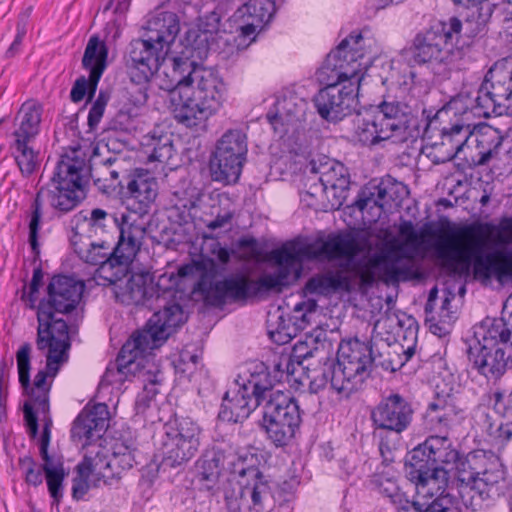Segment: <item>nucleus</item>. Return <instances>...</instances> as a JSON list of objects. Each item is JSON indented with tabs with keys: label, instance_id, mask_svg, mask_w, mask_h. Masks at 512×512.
Segmentation results:
<instances>
[{
	"label": "nucleus",
	"instance_id": "54",
	"mask_svg": "<svg viewBox=\"0 0 512 512\" xmlns=\"http://www.w3.org/2000/svg\"><path fill=\"white\" fill-rule=\"evenodd\" d=\"M317 302L313 299L303 300L295 304L293 308V318L300 328H304L311 322V317L317 310Z\"/></svg>",
	"mask_w": 512,
	"mask_h": 512
},
{
	"label": "nucleus",
	"instance_id": "45",
	"mask_svg": "<svg viewBox=\"0 0 512 512\" xmlns=\"http://www.w3.org/2000/svg\"><path fill=\"white\" fill-rule=\"evenodd\" d=\"M451 470H454L455 477L460 483V495L462 500L465 505L468 506V488H466V486H472V484H474V480H476L479 472L472 467L469 459L460 456L457 462L451 466Z\"/></svg>",
	"mask_w": 512,
	"mask_h": 512
},
{
	"label": "nucleus",
	"instance_id": "12",
	"mask_svg": "<svg viewBox=\"0 0 512 512\" xmlns=\"http://www.w3.org/2000/svg\"><path fill=\"white\" fill-rule=\"evenodd\" d=\"M475 115L489 117L512 111V59L498 60L486 73L474 99Z\"/></svg>",
	"mask_w": 512,
	"mask_h": 512
},
{
	"label": "nucleus",
	"instance_id": "62",
	"mask_svg": "<svg viewBox=\"0 0 512 512\" xmlns=\"http://www.w3.org/2000/svg\"><path fill=\"white\" fill-rule=\"evenodd\" d=\"M289 358L286 357L285 353H281L276 359L273 360V369L271 371L273 378L279 383L286 380L285 369H289Z\"/></svg>",
	"mask_w": 512,
	"mask_h": 512
},
{
	"label": "nucleus",
	"instance_id": "36",
	"mask_svg": "<svg viewBox=\"0 0 512 512\" xmlns=\"http://www.w3.org/2000/svg\"><path fill=\"white\" fill-rule=\"evenodd\" d=\"M41 114L40 104L34 101L23 103L18 113L21 117L19 128L13 133L15 139L31 141L39 133Z\"/></svg>",
	"mask_w": 512,
	"mask_h": 512
},
{
	"label": "nucleus",
	"instance_id": "39",
	"mask_svg": "<svg viewBox=\"0 0 512 512\" xmlns=\"http://www.w3.org/2000/svg\"><path fill=\"white\" fill-rule=\"evenodd\" d=\"M198 200L199 192L191 184L175 190L171 198V216H176L179 223H186L190 218L191 209L196 207Z\"/></svg>",
	"mask_w": 512,
	"mask_h": 512
},
{
	"label": "nucleus",
	"instance_id": "33",
	"mask_svg": "<svg viewBox=\"0 0 512 512\" xmlns=\"http://www.w3.org/2000/svg\"><path fill=\"white\" fill-rule=\"evenodd\" d=\"M306 288L311 293L329 295L337 291L350 292L352 283L346 273L337 270L313 276L308 280Z\"/></svg>",
	"mask_w": 512,
	"mask_h": 512
},
{
	"label": "nucleus",
	"instance_id": "46",
	"mask_svg": "<svg viewBox=\"0 0 512 512\" xmlns=\"http://www.w3.org/2000/svg\"><path fill=\"white\" fill-rule=\"evenodd\" d=\"M27 140L15 139V160L23 176H30L38 166L37 154L28 146Z\"/></svg>",
	"mask_w": 512,
	"mask_h": 512
},
{
	"label": "nucleus",
	"instance_id": "15",
	"mask_svg": "<svg viewBox=\"0 0 512 512\" xmlns=\"http://www.w3.org/2000/svg\"><path fill=\"white\" fill-rule=\"evenodd\" d=\"M262 408L263 426L269 439L278 447L287 445L301 423L296 400L279 391L273 393Z\"/></svg>",
	"mask_w": 512,
	"mask_h": 512
},
{
	"label": "nucleus",
	"instance_id": "58",
	"mask_svg": "<svg viewBox=\"0 0 512 512\" xmlns=\"http://www.w3.org/2000/svg\"><path fill=\"white\" fill-rule=\"evenodd\" d=\"M20 466L25 471L26 482L34 486L42 483V473L35 469V462L32 458L26 457L20 460Z\"/></svg>",
	"mask_w": 512,
	"mask_h": 512
},
{
	"label": "nucleus",
	"instance_id": "1",
	"mask_svg": "<svg viewBox=\"0 0 512 512\" xmlns=\"http://www.w3.org/2000/svg\"><path fill=\"white\" fill-rule=\"evenodd\" d=\"M168 53L147 36L130 43L126 66L132 82H149L166 61L172 66L180 104L174 110L178 123L188 128L204 127L225 101L226 86L212 69L196 66L189 57H167Z\"/></svg>",
	"mask_w": 512,
	"mask_h": 512
},
{
	"label": "nucleus",
	"instance_id": "27",
	"mask_svg": "<svg viewBox=\"0 0 512 512\" xmlns=\"http://www.w3.org/2000/svg\"><path fill=\"white\" fill-rule=\"evenodd\" d=\"M261 406L250 392H244V386L240 385L236 392L227 391L223 397L219 418L227 422H241L246 419L253 410Z\"/></svg>",
	"mask_w": 512,
	"mask_h": 512
},
{
	"label": "nucleus",
	"instance_id": "51",
	"mask_svg": "<svg viewBox=\"0 0 512 512\" xmlns=\"http://www.w3.org/2000/svg\"><path fill=\"white\" fill-rule=\"evenodd\" d=\"M338 161L327 156H318L310 160L305 168V173H310V180L321 182L322 179L330 173Z\"/></svg>",
	"mask_w": 512,
	"mask_h": 512
},
{
	"label": "nucleus",
	"instance_id": "25",
	"mask_svg": "<svg viewBox=\"0 0 512 512\" xmlns=\"http://www.w3.org/2000/svg\"><path fill=\"white\" fill-rule=\"evenodd\" d=\"M471 134L470 125L462 123L451 124L450 127H443L441 130V142L434 145V149L441 156H436L434 163H444L455 157L461 158L468 151L469 137Z\"/></svg>",
	"mask_w": 512,
	"mask_h": 512
},
{
	"label": "nucleus",
	"instance_id": "34",
	"mask_svg": "<svg viewBox=\"0 0 512 512\" xmlns=\"http://www.w3.org/2000/svg\"><path fill=\"white\" fill-rule=\"evenodd\" d=\"M425 420L430 430L447 432L456 420L454 406L445 398L437 397L428 404Z\"/></svg>",
	"mask_w": 512,
	"mask_h": 512
},
{
	"label": "nucleus",
	"instance_id": "19",
	"mask_svg": "<svg viewBox=\"0 0 512 512\" xmlns=\"http://www.w3.org/2000/svg\"><path fill=\"white\" fill-rule=\"evenodd\" d=\"M107 47L99 40L97 36H92L85 48L82 64L89 71V78H78L71 90L70 97L75 103L80 102L85 97L89 89V97L96 91L97 84L106 68Z\"/></svg>",
	"mask_w": 512,
	"mask_h": 512
},
{
	"label": "nucleus",
	"instance_id": "61",
	"mask_svg": "<svg viewBox=\"0 0 512 512\" xmlns=\"http://www.w3.org/2000/svg\"><path fill=\"white\" fill-rule=\"evenodd\" d=\"M89 480H91L89 474L82 475L77 472L72 485V496L74 499L79 500L88 492L90 488Z\"/></svg>",
	"mask_w": 512,
	"mask_h": 512
},
{
	"label": "nucleus",
	"instance_id": "3",
	"mask_svg": "<svg viewBox=\"0 0 512 512\" xmlns=\"http://www.w3.org/2000/svg\"><path fill=\"white\" fill-rule=\"evenodd\" d=\"M174 295L175 290L171 288L161 290L149 273L132 274L124 285H116L115 296L124 305L163 307L150 317L144 329L134 332L122 346L115 366L126 379L131 375L143 383L159 382L144 353L160 347L186 321L182 307L166 301Z\"/></svg>",
	"mask_w": 512,
	"mask_h": 512
},
{
	"label": "nucleus",
	"instance_id": "16",
	"mask_svg": "<svg viewBox=\"0 0 512 512\" xmlns=\"http://www.w3.org/2000/svg\"><path fill=\"white\" fill-rule=\"evenodd\" d=\"M411 259L403 245L389 244L368 259L359 261L354 270L365 286L372 285L378 278L386 283L396 282L409 273Z\"/></svg>",
	"mask_w": 512,
	"mask_h": 512
},
{
	"label": "nucleus",
	"instance_id": "28",
	"mask_svg": "<svg viewBox=\"0 0 512 512\" xmlns=\"http://www.w3.org/2000/svg\"><path fill=\"white\" fill-rule=\"evenodd\" d=\"M180 31L178 16L174 12L162 11L153 15L146 26L145 36L162 46L167 53Z\"/></svg>",
	"mask_w": 512,
	"mask_h": 512
},
{
	"label": "nucleus",
	"instance_id": "10",
	"mask_svg": "<svg viewBox=\"0 0 512 512\" xmlns=\"http://www.w3.org/2000/svg\"><path fill=\"white\" fill-rule=\"evenodd\" d=\"M461 29V21L451 17L416 34L410 48L414 62L427 64L434 74L447 78L461 60V50L455 48Z\"/></svg>",
	"mask_w": 512,
	"mask_h": 512
},
{
	"label": "nucleus",
	"instance_id": "52",
	"mask_svg": "<svg viewBox=\"0 0 512 512\" xmlns=\"http://www.w3.org/2000/svg\"><path fill=\"white\" fill-rule=\"evenodd\" d=\"M482 326L499 339L512 343V312L507 317L487 320Z\"/></svg>",
	"mask_w": 512,
	"mask_h": 512
},
{
	"label": "nucleus",
	"instance_id": "48",
	"mask_svg": "<svg viewBox=\"0 0 512 512\" xmlns=\"http://www.w3.org/2000/svg\"><path fill=\"white\" fill-rule=\"evenodd\" d=\"M378 187V197L384 201L387 210L392 206H398L407 193L406 186L400 182L382 181L376 184Z\"/></svg>",
	"mask_w": 512,
	"mask_h": 512
},
{
	"label": "nucleus",
	"instance_id": "14",
	"mask_svg": "<svg viewBox=\"0 0 512 512\" xmlns=\"http://www.w3.org/2000/svg\"><path fill=\"white\" fill-rule=\"evenodd\" d=\"M478 339L468 350L469 360L488 380H499L512 368V343L499 339L481 326L476 332Z\"/></svg>",
	"mask_w": 512,
	"mask_h": 512
},
{
	"label": "nucleus",
	"instance_id": "42",
	"mask_svg": "<svg viewBox=\"0 0 512 512\" xmlns=\"http://www.w3.org/2000/svg\"><path fill=\"white\" fill-rule=\"evenodd\" d=\"M221 14L217 10L210 11L204 15L199 16L196 27L199 34L195 31L189 32V37L195 34V42L198 41L209 43L213 39V35L220 31Z\"/></svg>",
	"mask_w": 512,
	"mask_h": 512
},
{
	"label": "nucleus",
	"instance_id": "31",
	"mask_svg": "<svg viewBox=\"0 0 512 512\" xmlns=\"http://www.w3.org/2000/svg\"><path fill=\"white\" fill-rule=\"evenodd\" d=\"M271 371L264 363H258L250 371L249 377L243 382L244 392L248 390L254 399L262 406L272 396L273 393L279 392L275 390L276 384Z\"/></svg>",
	"mask_w": 512,
	"mask_h": 512
},
{
	"label": "nucleus",
	"instance_id": "43",
	"mask_svg": "<svg viewBox=\"0 0 512 512\" xmlns=\"http://www.w3.org/2000/svg\"><path fill=\"white\" fill-rule=\"evenodd\" d=\"M74 251L84 262L91 265H99L114 253V247L105 241L90 242L85 247L80 245Z\"/></svg>",
	"mask_w": 512,
	"mask_h": 512
},
{
	"label": "nucleus",
	"instance_id": "56",
	"mask_svg": "<svg viewBox=\"0 0 512 512\" xmlns=\"http://www.w3.org/2000/svg\"><path fill=\"white\" fill-rule=\"evenodd\" d=\"M94 184L104 193L114 191L117 187H123L122 181L119 180V172L116 169L108 170L102 178H95Z\"/></svg>",
	"mask_w": 512,
	"mask_h": 512
},
{
	"label": "nucleus",
	"instance_id": "60",
	"mask_svg": "<svg viewBox=\"0 0 512 512\" xmlns=\"http://www.w3.org/2000/svg\"><path fill=\"white\" fill-rule=\"evenodd\" d=\"M301 112L300 107L295 103L294 97H286L277 103V114L270 117V122L274 123L281 113H286L288 116H295Z\"/></svg>",
	"mask_w": 512,
	"mask_h": 512
},
{
	"label": "nucleus",
	"instance_id": "13",
	"mask_svg": "<svg viewBox=\"0 0 512 512\" xmlns=\"http://www.w3.org/2000/svg\"><path fill=\"white\" fill-rule=\"evenodd\" d=\"M247 135L241 129L227 130L216 142L209 167L214 181L236 183L247 160Z\"/></svg>",
	"mask_w": 512,
	"mask_h": 512
},
{
	"label": "nucleus",
	"instance_id": "32",
	"mask_svg": "<svg viewBox=\"0 0 512 512\" xmlns=\"http://www.w3.org/2000/svg\"><path fill=\"white\" fill-rule=\"evenodd\" d=\"M76 470L82 475L89 474L94 486H98L101 481L104 484H110L111 480L118 478V471H115V467L111 464V457L100 452L95 456L86 455L77 465Z\"/></svg>",
	"mask_w": 512,
	"mask_h": 512
},
{
	"label": "nucleus",
	"instance_id": "53",
	"mask_svg": "<svg viewBox=\"0 0 512 512\" xmlns=\"http://www.w3.org/2000/svg\"><path fill=\"white\" fill-rule=\"evenodd\" d=\"M88 222V212L87 211H79L78 213L74 214L67 225V229L70 231V243L75 250L80 245H82V230L85 225Z\"/></svg>",
	"mask_w": 512,
	"mask_h": 512
},
{
	"label": "nucleus",
	"instance_id": "2",
	"mask_svg": "<svg viewBox=\"0 0 512 512\" xmlns=\"http://www.w3.org/2000/svg\"><path fill=\"white\" fill-rule=\"evenodd\" d=\"M359 252L360 247L355 238L343 234L318 238L303 247H296L294 244L283 245L270 253L275 266L257 280H250L244 275L237 274L214 281L213 275L205 272L197 282L195 291L203 296L206 303L221 306L227 301L244 300L260 293L281 290L299 278L303 258L318 261H351Z\"/></svg>",
	"mask_w": 512,
	"mask_h": 512
},
{
	"label": "nucleus",
	"instance_id": "7",
	"mask_svg": "<svg viewBox=\"0 0 512 512\" xmlns=\"http://www.w3.org/2000/svg\"><path fill=\"white\" fill-rule=\"evenodd\" d=\"M58 327H60V333L57 338H51L50 340V338L46 337L47 343L45 347L42 348L36 344L39 351H46V367L45 369L37 372L31 387V344L24 343L16 353L19 382L27 391L30 398L29 402L24 404V418L32 437H35L38 433V421L36 414L42 413L43 415H46L48 413L49 392L52 381L57 375L60 366L68 360V351L71 344L66 341V336H64L63 330H61L64 326L60 324Z\"/></svg>",
	"mask_w": 512,
	"mask_h": 512
},
{
	"label": "nucleus",
	"instance_id": "18",
	"mask_svg": "<svg viewBox=\"0 0 512 512\" xmlns=\"http://www.w3.org/2000/svg\"><path fill=\"white\" fill-rule=\"evenodd\" d=\"M254 484H231L224 490L226 512H269L271 510V491L262 474L253 470Z\"/></svg>",
	"mask_w": 512,
	"mask_h": 512
},
{
	"label": "nucleus",
	"instance_id": "4",
	"mask_svg": "<svg viewBox=\"0 0 512 512\" xmlns=\"http://www.w3.org/2000/svg\"><path fill=\"white\" fill-rule=\"evenodd\" d=\"M484 227L488 225L456 228L447 222L442 229L424 234L436 238L431 244L434 256L450 275H467L472 267L474 277L481 282L488 283L493 278L499 283L512 281V250L484 253Z\"/></svg>",
	"mask_w": 512,
	"mask_h": 512
},
{
	"label": "nucleus",
	"instance_id": "23",
	"mask_svg": "<svg viewBox=\"0 0 512 512\" xmlns=\"http://www.w3.org/2000/svg\"><path fill=\"white\" fill-rule=\"evenodd\" d=\"M126 189L127 209H136L140 213H149L159 194L158 181L147 170L137 171L130 176Z\"/></svg>",
	"mask_w": 512,
	"mask_h": 512
},
{
	"label": "nucleus",
	"instance_id": "9",
	"mask_svg": "<svg viewBox=\"0 0 512 512\" xmlns=\"http://www.w3.org/2000/svg\"><path fill=\"white\" fill-rule=\"evenodd\" d=\"M459 452L453 448L447 435H432L414 448L406 457L405 475L414 484L418 497H447L444 494L448 485L449 469L459 459ZM455 509V507H453Z\"/></svg>",
	"mask_w": 512,
	"mask_h": 512
},
{
	"label": "nucleus",
	"instance_id": "8",
	"mask_svg": "<svg viewBox=\"0 0 512 512\" xmlns=\"http://www.w3.org/2000/svg\"><path fill=\"white\" fill-rule=\"evenodd\" d=\"M374 363L386 370L397 369L390 359L378 361L369 343L358 339L342 342L338 348L337 358L326 359L320 377L311 380L310 389L316 393L329 383L337 394L348 398L362 388Z\"/></svg>",
	"mask_w": 512,
	"mask_h": 512
},
{
	"label": "nucleus",
	"instance_id": "55",
	"mask_svg": "<svg viewBox=\"0 0 512 512\" xmlns=\"http://www.w3.org/2000/svg\"><path fill=\"white\" fill-rule=\"evenodd\" d=\"M108 100L109 95L103 91H100L88 114V125L91 129H94L99 124L104 114Z\"/></svg>",
	"mask_w": 512,
	"mask_h": 512
},
{
	"label": "nucleus",
	"instance_id": "29",
	"mask_svg": "<svg viewBox=\"0 0 512 512\" xmlns=\"http://www.w3.org/2000/svg\"><path fill=\"white\" fill-rule=\"evenodd\" d=\"M230 463L225 452L219 448L204 451L196 462V476L206 489L213 488L226 465Z\"/></svg>",
	"mask_w": 512,
	"mask_h": 512
},
{
	"label": "nucleus",
	"instance_id": "21",
	"mask_svg": "<svg viewBox=\"0 0 512 512\" xmlns=\"http://www.w3.org/2000/svg\"><path fill=\"white\" fill-rule=\"evenodd\" d=\"M149 213H140L136 209H127L120 217H114L120 235L118 249L124 251L126 258L135 257L139 252L149 225Z\"/></svg>",
	"mask_w": 512,
	"mask_h": 512
},
{
	"label": "nucleus",
	"instance_id": "17",
	"mask_svg": "<svg viewBox=\"0 0 512 512\" xmlns=\"http://www.w3.org/2000/svg\"><path fill=\"white\" fill-rule=\"evenodd\" d=\"M374 112L384 135L395 143L413 141L421 135L418 118L404 102L384 100Z\"/></svg>",
	"mask_w": 512,
	"mask_h": 512
},
{
	"label": "nucleus",
	"instance_id": "22",
	"mask_svg": "<svg viewBox=\"0 0 512 512\" xmlns=\"http://www.w3.org/2000/svg\"><path fill=\"white\" fill-rule=\"evenodd\" d=\"M468 151L462 157L469 167L485 165L495 157L503 142L502 132L491 126L484 125L472 131L469 137Z\"/></svg>",
	"mask_w": 512,
	"mask_h": 512
},
{
	"label": "nucleus",
	"instance_id": "40",
	"mask_svg": "<svg viewBox=\"0 0 512 512\" xmlns=\"http://www.w3.org/2000/svg\"><path fill=\"white\" fill-rule=\"evenodd\" d=\"M322 185L327 187L336 200L338 206L346 199L350 185L349 175L345 166L338 162L333 169L322 179Z\"/></svg>",
	"mask_w": 512,
	"mask_h": 512
},
{
	"label": "nucleus",
	"instance_id": "41",
	"mask_svg": "<svg viewBox=\"0 0 512 512\" xmlns=\"http://www.w3.org/2000/svg\"><path fill=\"white\" fill-rule=\"evenodd\" d=\"M200 428L189 418H181L166 423L163 427V435L189 442H200Z\"/></svg>",
	"mask_w": 512,
	"mask_h": 512
},
{
	"label": "nucleus",
	"instance_id": "47",
	"mask_svg": "<svg viewBox=\"0 0 512 512\" xmlns=\"http://www.w3.org/2000/svg\"><path fill=\"white\" fill-rule=\"evenodd\" d=\"M240 11L248 18L266 24L275 13V3L273 0H249Z\"/></svg>",
	"mask_w": 512,
	"mask_h": 512
},
{
	"label": "nucleus",
	"instance_id": "37",
	"mask_svg": "<svg viewBox=\"0 0 512 512\" xmlns=\"http://www.w3.org/2000/svg\"><path fill=\"white\" fill-rule=\"evenodd\" d=\"M124 251L118 249V245L114 246V253L111 254L103 263H100L96 270L97 277L108 282V284L118 285L122 277L126 274L128 265L135 257H125Z\"/></svg>",
	"mask_w": 512,
	"mask_h": 512
},
{
	"label": "nucleus",
	"instance_id": "50",
	"mask_svg": "<svg viewBox=\"0 0 512 512\" xmlns=\"http://www.w3.org/2000/svg\"><path fill=\"white\" fill-rule=\"evenodd\" d=\"M48 443H49V427H48V424H46L44 427L41 444H40V454L44 461L43 471L45 472V475L65 473L64 467H63V462L61 461V459L54 458L48 454V451H47Z\"/></svg>",
	"mask_w": 512,
	"mask_h": 512
},
{
	"label": "nucleus",
	"instance_id": "6",
	"mask_svg": "<svg viewBox=\"0 0 512 512\" xmlns=\"http://www.w3.org/2000/svg\"><path fill=\"white\" fill-rule=\"evenodd\" d=\"M86 175L84 159L65 154L59 159L50 184L38 190L29 223V243L36 256L40 253L38 231L43 204L47 202L57 216L74 210L85 198Z\"/></svg>",
	"mask_w": 512,
	"mask_h": 512
},
{
	"label": "nucleus",
	"instance_id": "63",
	"mask_svg": "<svg viewBox=\"0 0 512 512\" xmlns=\"http://www.w3.org/2000/svg\"><path fill=\"white\" fill-rule=\"evenodd\" d=\"M268 333L271 340L279 345L286 344L292 339L290 328L285 325L279 324L275 329L270 328Z\"/></svg>",
	"mask_w": 512,
	"mask_h": 512
},
{
	"label": "nucleus",
	"instance_id": "11",
	"mask_svg": "<svg viewBox=\"0 0 512 512\" xmlns=\"http://www.w3.org/2000/svg\"><path fill=\"white\" fill-rule=\"evenodd\" d=\"M47 291V298L39 302L37 311L36 344L40 348L45 347L46 337H58L60 324L64 326L61 330L66 341L70 342L68 324L65 320L56 318L55 314H67L76 308L84 291V283L73 277L57 275L51 279Z\"/></svg>",
	"mask_w": 512,
	"mask_h": 512
},
{
	"label": "nucleus",
	"instance_id": "38",
	"mask_svg": "<svg viewBox=\"0 0 512 512\" xmlns=\"http://www.w3.org/2000/svg\"><path fill=\"white\" fill-rule=\"evenodd\" d=\"M326 333L323 330L316 329L312 333L304 335L293 346L290 354L297 360V365H302L304 360L314 357L323 352L326 348Z\"/></svg>",
	"mask_w": 512,
	"mask_h": 512
},
{
	"label": "nucleus",
	"instance_id": "35",
	"mask_svg": "<svg viewBox=\"0 0 512 512\" xmlns=\"http://www.w3.org/2000/svg\"><path fill=\"white\" fill-rule=\"evenodd\" d=\"M354 138L362 145H374L380 141L389 140L379 126L378 118L374 111L364 114L358 113L354 120Z\"/></svg>",
	"mask_w": 512,
	"mask_h": 512
},
{
	"label": "nucleus",
	"instance_id": "26",
	"mask_svg": "<svg viewBox=\"0 0 512 512\" xmlns=\"http://www.w3.org/2000/svg\"><path fill=\"white\" fill-rule=\"evenodd\" d=\"M503 479V471L496 466L479 472L474 484L466 486L468 488V506L476 510L481 508L484 500L499 496L501 494L500 482Z\"/></svg>",
	"mask_w": 512,
	"mask_h": 512
},
{
	"label": "nucleus",
	"instance_id": "44",
	"mask_svg": "<svg viewBox=\"0 0 512 512\" xmlns=\"http://www.w3.org/2000/svg\"><path fill=\"white\" fill-rule=\"evenodd\" d=\"M378 187L376 184H369L361 189L358 197L354 203L360 211L364 210H376L373 217L379 218L383 211L387 210V207L378 197Z\"/></svg>",
	"mask_w": 512,
	"mask_h": 512
},
{
	"label": "nucleus",
	"instance_id": "59",
	"mask_svg": "<svg viewBox=\"0 0 512 512\" xmlns=\"http://www.w3.org/2000/svg\"><path fill=\"white\" fill-rule=\"evenodd\" d=\"M65 476L66 473L46 475L49 493L56 503H59L63 496L62 483Z\"/></svg>",
	"mask_w": 512,
	"mask_h": 512
},
{
	"label": "nucleus",
	"instance_id": "5",
	"mask_svg": "<svg viewBox=\"0 0 512 512\" xmlns=\"http://www.w3.org/2000/svg\"><path fill=\"white\" fill-rule=\"evenodd\" d=\"M366 40L361 32H352L330 52L321 68L332 83L320 89L313 102L319 115L327 121H339L356 110L359 84L363 77L361 63Z\"/></svg>",
	"mask_w": 512,
	"mask_h": 512
},
{
	"label": "nucleus",
	"instance_id": "64",
	"mask_svg": "<svg viewBox=\"0 0 512 512\" xmlns=\"http://www.w3.org/2000/svg\"><path fill=\"white\" fill-rule=\"evenodd\" d=\"M134 463V456L132 452H127L122 456L111 457V464L115 467V471H118V478L121 473L132 468Z\"/></svg>",
	"mask_w": 512,
	"mask_h": 512
},
{
	"label": "nucleus",
	"instance_id": "20",
	"mask_svg": "<svg viewBox=\"0 0 512 512\" xmlns=\"http://www.w3.org/2000/svg\"><path fill=\"white\" fill-rule=\"evenodd\" d=\"M413 417L411 405L399 394L384 398L371 412L373 424L378 429L401 433Z\"/></svg>",
	"mask_w": 512,
	"mask_h": 512
},
{
	"label": "nucleus",
	"instance_id": "24",
	"mask_svg": "<svg viewBox=\"0 0 512 512\" xmlns=\"http://www.w3.org/2000/svg\"><path fill=\"white\" fill-rule=\"evenodd\" d=\"M109 422L108 406L104 403L85 408L73 422L71 437L74 441H85L88 444L94 438L101 437Z\"/></svg>",
	"mask_w": 512,
	"mask_h": 512
},
{
	"label": "nucleus",
	"instance_id": "57",
	"mask_svg": "<svg viewBox=\"0 0 512 512\" xmlns=\"http://www.w3.org/2000/svg\"><path fill=\"white\" fill-rule=\"evenodd\" d=\"M173 155V144L169 137L159 139L151 152L149 159L151 161L166 162Z\"/></svg>",
	"mask_w": 512,
	"mask_h": 512
},
{
	"label": "nucleus",
	"instance_id": "30",
	"mask_svg": "<svg viewBox=\"0 0 512 512\" xmlns=\"http://www.w3.org/2000/svg\"><path fill=\"white\" fill-rule=\"evenodd\" d=\"M200 442H189L176 438L161 437L162 464L170 468L181 467L197 453Z\"/></svg>",
	"mask_w": 512,
	"mask_h": 512
},
{
	"label": "nucleus",
	"instance_id": "49",
	"mask_svg": "<svg viewBox=\"0 0 512 512\" xmlns=\"http://www.w3.org/2000/svg\"><path fill=\"white\" fill-rule=\"evenodd\" d=\"M379 493L389 498L391 502L397 505V512H402L405 506V501H409L400 492L398 485L395 481L386 477H378L375 480Z\"/></svg>",
	"mask_w": 512,
	"mask_h": 512
}]
</instances>
